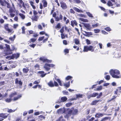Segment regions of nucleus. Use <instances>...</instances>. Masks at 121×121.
Segmentation results:
<instances>
[{
  "mask_svg": "<svg viewBox=\"0 0 121 121\" xmlns=\"http://www.w3.org/2000/svg\"><path fill=\"white\" fill-rule=\"evenodd\" d=\"M22 70L24 73H26L28 72L29 70L28 69L27 67H26V68H23Z\"/></svg>",
  "mask_w": 121,
  "mask_h": 121,
  "instance_id": "obj_27",
  "label": "nucleus"
},
{
  "mask_svg": "<svg viewBox=\"0 0 121 121\" xmlns=\"http://www.w3.org/2000/svg\"><path fill=\"white\" fill-rule=\"evenodd\" d=\"M74 40L75 44H78L79 43V41L78 39H74Z\"/></svg>",
  "mask_w": 121,
  "mask_h": 121,
  "instance_id": "obj_30",
  "label": "nucleus"
},
{
  "mask_svg": "<svg viewBox=\"0 0 121 121\" xmlns=\"http://www.w3.org/2000/svg\"><path fill=\"white\" fill-rule=\"evenodd\" d=\"M76 96L77 98H81L83 97V96H84V95H83L80 94H76Z\"/></svg>",
  "mask_w": 121,
  "mask_h": 121,
  "instance_id": "obj_32",
  "label": "nucleus"
},
{
  "mask_svg": "<svg viewBox=\"0 0 121 121\" xmlns=\"http://www.w3.org/2000/svg\"><path fill=\"white\" fill-rule=\"evenodd\" d=\"M84 32L85 33V34H84V35L86 36H88L89 35H92L91 32H86V31H84Z\"/></svg>",
  "mask_w": 121,
  "mask_h": 121,
  "instance_id": "obj_15",
  "label": "nucleus"
},
{
  "mask_svg": "<svg viewBox=\"0 0 121 121\" xmlns=\"http://www.w3.org/2000/svg\"><path fill=\"white\" fill-rule=\"evenodd\" d=\"M12 56H8L6 57V58L7 59H12Z\"/></svg>",
  "mask_w": 121,
  "mask_h": 121,
  "instance_id": "obj_46",
  "label": "nucleus"
},
{
  "mask_svg": "<svg viewBox=\"0 0 121 121\" xmlns=\"http://www.w3.org/2000/svg\"><path fill=\"white\" fill-rule=\"evenodd\" d=\"M64 26H63L60 30V32L61 33H63L64 31Z\"/></svg>",
  "mask_w": 121,
  "mask_h": 121,
  "instance_id": "obj_57",
  "label": "nucleus"
},
{
  "mask_svg": "<svg viewBox=\"0 0 121 121\" xmlns=\"http://www.w3.org/2000/svg\"><path fill=\"white\" fill-rule=\"evenodd\" d=\"M107 5L109 6H111L113 5L112 3L110 1H108L107 3Z\"/></svg>",
  "mask_w": 121,
  "mask_h": 121,
  "instance_id": "obj_37",
  "label": "nucleus"
},
{
  "mask_svg": "<svg viewBox=\"0 0 121 121\" xmlns=\"http://www.w3.org/2000/svg\"><path fill=\"white\" fill-rule=\"evenodd\" d=\"M61 7L62 8L64 9H66L67 8V6L65 3L63 1H62L60 3Z\"/></svg>",
  "mask_w": 121,
  "mask_h": 121,
  "instance_id": "obj_8",
  "label": "nucleus"
},
{
  "mask_svg": "<svg viewBox=\"0 0 121 121\" xmlns=\"http://www.w3.org/2000/svg\"><path fill=\"white\" fill-rule=\"evenodd\" d=\"M72 78V77L70 76H68L66 77L65 79L67 80H68Z\"/></svg>",
  "mask_w": 121,
  "mask_h": 121,
  "instance_id": "obj_48",
  "label": "nucleus"
},
{
  "mask_svg": "<svg viewBox=\"0 0 121 121\" xmlns=\"http://www.w3.org/2000/svg\"><path fill=\"white\" fill-rule=\"evenodd\" d=\"M5 46L7 49V52L6 53V55L11 54L12 53V52L10 51V46L7 44H5Z\"/></svg>",
  "mask_w": 121,
  "mask_h": 121,
  "instance_id": "obj_5",
  "label": "nucleus"
},
{
  "mask_svg": "<svg viewBox=\"0 0 121 121\" xmlns=\"http://www.w3.org/2000/svg\"><path fill=\"white\" fill-rule=\"evenodd\" d=\"M86 42L87 44L88 45L91 44L90 41L88 39H86Z\"/></svg>",
  "mask_w": 121,
  "mask_h": 121,
  "instance_id": "obj_52",
  "label": "nucleus"
},
{
  "mask_svg": "<svg viewBox=\"0 0 121 121\" xmlns=\"http://www.w3.org/2000/svg\"><path fill=\"white\" fill-rule=\"evenodd\" d=\"M55 79L58 82L59 85L60 86H62L61 81L59 79H58L57 78V76L55 77Z\"/></svg>",
  "mask_w": 121,
  "mask_h": 121,
  "instance_id": "obj_19",
  "label": "nucleus"
},
{
  "mask_svg": "<svg viewBox=\"0 0 121 121\" xmlns=\"http://www.w3.org/2000/svg\"><path fill=\"white\" fill-rule=\"evenodd\" d=\"M33 20L35 21H37L38 20V18L36 16H35L33 18Z\"/></svg>",
  "mask_w": 121,
  "mask_h": 121,
  "instance_id": "obj_61",
  "label": "nucleus"
},
{
  "mask_svg": "<svg viewBox=\"0 0 121 121\" xmlns=\"http://www.w3.org/2000/svg\"><path fill=\"white\" fill-rule=\"evenodd\" d=\"M16 110H12L11 109H9L8 112H14Z\"/></svg>",
  "mask_w": 121,
  "mask_h": 121,
  "instance_id": "obj_42",
  "label": "nucleus"
},
{
  "mask_svg": "<svg viewBox=\"0 0 121 121\" xmlns=\"http://www.w3.org/2000/svg\"><path fill=\"white\" fill-rule=\"evenodd\" d=\"M74 2L77 3H79L81 2V1L80 0H73Z\"/></svg>",
  "mask_w": 121,
  "mask_h": 121,
  "instance_id": "obj_53",
  "label": "nucleus"
},
{
  "mask_svg": "<svg viewBox=\"0 0 121 121\" xmlns=\"http://www.w3.org/2000/svg\"><path fill=\"white\" fill-rule=\"evenodd\" d=\"M109 73L113 78H119L121 77V75L119 74L120 72L117 69H111L109 71Z\"/></svg>",
  "mask_w": 121,
  "mask_h": 121,
  "instance_id": "obj_1",
  "label": "nucleus"
},
{
  "mask_svg": "<svg viewBox=\"0 0 121 121\" xmlns=\"http://www.w3.org/2000/svg\"><path fill=\"white\" fill-rule=\"evenodd\" d=\"M40 60L43 61V62H47L48 63H51L52 62L51 60H49L45 59L43 57H41L40 58Z\"/></svg>",
  "mask_w": 121,
  "mask_h": 121,
  "instance_id": "obj_10",
  "label": "nucleus"
},
{
  "mask_svg": "<svg viewBox=\"0 0 121 121\" xmlns=\"http://www.w3.org/2000/svg\"><path fill=\"white\" fill-rule=\"evenodd\" d=\"M71 110H70L68 112V115L69 116L70 114H72L73 115H75L77 114L78 112V110L77 109H74L73 108H71Z\"/></svg>",
  "mask_w": 121,
  "mask_h": 121,
  "instance_id": "obj_3",
  "label": "nucleus"
},
{
  "mask_svg": "<svg viewBox=\"0 0 121 121\" xmlns=\"http://www.w3.org/2000/svg\"><path fill=\"white\" fill-rule=\"evenodd\" d=\"M38 73L41 74L40 76L42 77H44L47 74L46 73H44V72L43 71H40Z\"/></svg>",
  "mask_w": 121,
  "mask_h": 121,
  "instance_id": "obj_14",
  "label": "nucleus"
},
{
  "mask_svg": "<svg viewBox=\"0 0 121 121\" xmlns=\"http://www.w3.org/2000/svg\"><path fill=\"white\" fill-rule=\"evenodd\" d=\"M78 18L79 20H81L84 22H88V20L87 19L81 18Z\"/></svg>",
  "mask_w": 121,
  "mask_h": 121,
  "instance_id": "obj_22",
  "label": "nucleus"
},
{
  "mask_svg": "<svg viewBox=\"0 0 121 121\" xmlns=\"http://www.w3.org/2000/svg\"><path fill=\"white\" fill-rule=\"evenodd\" d=\"M55 79L58 82L59 85L60 86H62L61 81L59 79H58L57 78V76L55 77Z\"/></svg>",
  "mask_w": 121,
  "mask_h": 121,
  "instance_id": "obj_20",
  "label": "nucleus"
},
{
  "mask_svg": "<svg viewBox=\"0 0 121 121\" xmlns=\"http://www.w3.org/2000/svg\"><path fill=\"white\" fill-rule=\"evenodd\" d=\"M5 101L7 102H9L11 101V99H10L7 98L5 99Z\"/></svg>",
  "mask_w": 121,
  "mask_h": 121,
  "instance_id": "obj_44",
  "label": "nucleus"
},
{
  "mask_svg": "<svg viewBox=\"0 0 121 121\" xmlns=\"http://www.w3.org/2000/svg\"><path fill=\"white\" fill-rule=\"evenodd\" d=\"M5 3H6V4H7V7L8 8H10V5L9 3L7 1H5Z\"/></svg>",
  "mask_w": 121,
  "mask_h": 121,
  "instance_id": "obj_47",
  "label": "nucleus"
},
{
  "mask_svg": "<svg viewBox=\"0 0 121 121\" xmlns=\"http://www.w3.org/2000/svg\"><path fill=\"white\" fill-rule=\"evenodd\" d=\"M36 40V39H34V38H32L30 39V42H35Z\"/></svg>",
  "mask_w": 121,
  "mask_h": 121,
  "instance_id": "obj_54",
  "label": "nucleus"
},
{
  "mask_svg": "<svg viewBox=\"0 0 121 121\" xmlns=\"http://www.w3.org/2000/svg\"><path fill=\"white\" fill-rule=\"evenodd\" d=\"M73 8L74 10L77 12L80 13L83 12V11L82 10L79 9L76 7H73Z\"/></svg>",
  "mask_w": 121,
  "mask_h": 121,
  "instance_id": "obj_17",
  "label": "nucleus"
},
{
  "mask_svg": "<svg viewBox=\"0 0 121 121\" xmlns=\"http://www.w3.org/2000/svg\"><path fill=\"white\" fill-rule=\"evenodd\" d=\"M78 16L81 17H83L85 18L86 17V16L83 14H78Z\"/></svg>",
  "mask_w": 121,
  "mask_h": 121,
  "instance_id": "obj_39",
  "label": "nucleus"
},
{
  "mask_svg": "<svg viewBox=\"0 0 121 121\" xmlns=\"http://www.w3.org/2000/svg\"><path fill=\"white\" fill-rule=\"evenodd\" d=\"M35 68L37 69H38L39 68V66L38 64H36L35 65Z\"/></svg>",
  "mask_w": 121,
  "mask_h": 121,
  "instance_id": "obj_63",
  "label": "nucleus"
},
{
  "mask_svg": "<svg viewBox=\"0 0 121 121\" xmlns=\"http://www.w3.org/2000/svg\"><path fill=\"white\" fill-rule=\"evenodd\" d=\"M18 25L17 24H15L13 25V27L14 29H16L17 27H18Z\"/></svg>",
  "mask_w": 121,
  "mask_h": 121,
  "instance_id": "obj_55",
  "label": "nucleus"
},
{
  "mask_svg": "<svg viewBox=\"0 0 121 121\" xmlns=\"http://www.w3.org/2000/svg\"><path fill=\"white\" fill-rule=\"evenodd\" d=\"M67 98L65 97H62L61 98L60 100L61 102H64L66 101L67 99Z\"/></svg>",
  "mask_w": 121,
  "mask_h": 121,
  "instance_id": "obj_25",
  "label": "nucleus"
},
{
  "mask_svg": "<svg viewBox=\"0 0 121 121\" xmlns=\"http://www.w3.org/2000/svg\"><path fill=\"white\" fill-rule=\"evenodd\" d=\"M116 98V96H114L112 97V98L111 99L108 101V102H109L110 101H111L115 99Z\"/></svg>",
  "mask_w": 121,
  "mask_h": 121,
  "instance_id": "obj_59",
  "label": "nucleus"
},
{
  "mask_svg": "<svg viewBox=\"0 0 121 121\" xmlns=\"http://www.w3.org/2000/svg\"><path fill=\"white\" fill-rule=\"evenodd\" d=\"M29 3L33 8L34 9H36V7L34 5V3L32 1H30Z\"/></svg>",
  "mask_w": 121,
  "mask_h": 121,
  "instance_id": "obj_18",
  "label": "nucleus"
},
{
  "mask_svg": "<svg viewBox=\"0 0 121 121\" xmlns=\"http://www.w3.org/2000/svg\"><path fill=\"white\" fill-rule=\"evenodd\" d=\"M72 104L71 103H69L66 104V105L67 107H69Z\"/></svg>",
  "mask_w": 121,
  "mask_h": 121,
  "instance_id": "obj_45",
  "label": "nucleus"
},
{
  "mask_svg": "<svg viewBox=\"0 0 121 121\" xmlns=\"http://www.w3.org/2000/svg\"><path fill=\"white\" fill-rule=\"evenodd\" d=\"M42 112H36L34 113V115L35 116H37L39 115L40 113L42 114Z\"/></svg>",
  "mask_w": 121,
  "mask_h": 121,
  "instance_id": "obj_43",
  "label": "nucleus"
},
{
  "mask_svg": "<svg viewBox=\"0 0 121 121\" xmlns=\"http://www.w3.org/2000/svg\"><path fill=\"white\" fill-rule=\"evenodd\" d=\"M54 66V65L53 64H46L44 66V68L47 71H48L50 69V67H53Z\"/></svg>",
  "mask_w": 121,
  "mask_h": 121,
  "instance_id": "obj_4",
  "label": "nucleus"
},
{
  "mask_svg": "<svg viewBox=\"0 0 121 121\" xmlns=\"http://www.w3.org/2000/svg\"><path fill=\"white\" fill-rule=\"evenodd\" d=\"M105 78L106 80H108L110 79V77L109 75H107L105 77Z\"/></svg>",
  "mask_w": 121,
  "mask_h": 121,
  "instance_id": "obj_41",
  "label": "nucleus"
},
{
  "mask_svg": "<svg viewBox=\"0 0 121 121\" xmlns=\"http://www.w3.org/2000/svg\"><path fill=\"white\" fill-rule=\"evenodd\" d=\"M22 6L24 8V9L26 12L28 10V9L30 8V6L28 3H24Z\"/></svg>",
  "mask_w": 121,
  "mask_h": 121,
  "instance_id": "obj_6",
  "label": "nucleus"
},
{
  "mask_svg": "<svg viewBox=\"0 0 121 121\" xmlns=\"http://www.w3.org/2000/svg\"><path fill=\"white\" fill-rule=\"evenodd\" d=\"M99 100H95L93 101L91 103V104L92 105H94L96 103L99 102Z\"/></svg>",
  "mask_w": 121,
  "mask_h": 121,
  "instance_id": "obj_36",
  "label": "nucleus"
},
{
  "mask_svg": "<svg viewBox=\"0 0 121 121\" xmlns=\"http://www.w3.org/2000/svg\"><path fill=\"white\" fill-rule=\"evenodd\" d=\"M74 24L76 25H77V23L76 22L75 20L71 21V25L73 27Z\"/></svg>",
  "mask_w": 121,
  "mask_h": 121,
  "instance_id": "obj_24",
  "label": "nucleus"
},
{
  "mask_svg": "<svg viewBox=\"0 0 121 121\" xmlns=\"http://www.w3.org/2000/svg\"><path fill=\"white\" fill-rule=\"evenodd\" d=\"M86 13L87 14V15L89 17H93V16L89 12H86Z\"/></svg>",
  "mask_w": 121,
  "mask_h": 121,
  "instance_id": "obj_34",
  "label": "nucleus"
},
{
  "mask_svg": "<svg viewBox=\"0 0 121 121\" xmlns=\"http://www.w3.org/2000/svg\"><path fill=\"white\" fill-rule=\"evenodd\" d=\"M105 30L108 31H109L111 30V29L109 27L105 28Z\"/></svg>",
  "mask_w": 121,
  "mask_h": 121,
  "instance_id": "obj_50",
  "label": "nucleus"
},
{
  "mask_svg": "<svg viewBox=\"0 0 121 121\" xmlns=\"http://www.w3.org/2000/svg\"><path fill=\"white\" fill-rule=\"evenodd\" d=\"M88 51H91L92 52L94 51V48L93 47L91 46H84L83 51L84 52H87Z\"/></svg>",
  "mask_w": 121,
  "mask_h": 121,
  "instance_id": "obj_2",
  "label": "nucleus"
},
{
  "mask_svg": "<svg viewBox=\"0 0 121 121\" xmlns=\"http://www.w3.org/2000/svg\"><path fill=\"white\" fill-rule=\"evenodd\" d=\"M102 86H100L98 88H97L96 90H95L97 91H100L102 89Z\"/></svg>",
  "mask_w": 121,
  "mask_h": 121,
  "instance_id": "obj_38",
  "label": "nucleus"
},
{
  "mask_svg": "<svg viewBox=\"0 0 121 121\" xmlns=\"http://www.w3.org/2000/svg\"><path fill=\"white\" fill-rule=\"evenodd\" d=\"M39 34L40 35L45 34V35L47 36L46 38L43 40V42L44 43L48 40V39L49 37V36L47 34L45 33L44 31H43L41 32H40Z\"/></svg>",
  "mask_w": 121,
  "mask_h": 121,
  "instance_id": "obj_7",
  "label": "nucleus"
},
{
  "mask_svg": "<svg viewBox=\"0 0 121 121\" xmlns=\"http://www.w3.org/2000/svg\"><path fill=\"white\" fill-rule=\"evenodd\" d=\"M19 15L22 19H23L25 18V16L23 14L21 13H19Z\"/></svg>",
  "mask_w": 121,
  "mask_h": 121,
  "instance_id": "obj_31",
  "label": "nucleus"
},
{
  "mask_svg": "<svg viewBox=\"0 0 121 121\" xmlns=\"http://www.w3.org/2000/svg\"><path fill=\"white\" fill-rule=\"evenodd\" d=\"M48 85L50 87H53L54 86V85L52 81H50L48 83Z\"/></svg>",
  "mask_w": 121,
  "mask_h": 121,
  "instance_id": "obj_16",
  "label": "nucleus"
},
{
  "mask_svg": "<svg viewBox=\"0 0 121 121\" xmlns=\"http://www.w3.org/2000/svg\"><path fill=\"white\" fill-rule=\"evenodd\" d=\"M94 31L95 33H98L99 32L100 30L98 29H94Z\"/></svg>",
  "mask_w": 121,
  "mask_h": 121,
  "instance_id": "obj_49",
  "label": "nucleus"
},
{
  "mask_svg": "<svg viewBox=\"0 0 121 121\" xmlns=\"http://www.w3.org/2000/svg\"><path fill=\"white\" fill-rule=\"evenodd\" d=\"M98 95V94L97 93L94 92L92 94H91L90 95V97H95L96 96Z\"/></svg>",
  "mask_w": 121,
  "mask_h": 121,
  "instance_id": "obj_26",
  "label": "nucleus"
},
{
  "mask_svg": "<svg viewBox=\"0 0 121 121\" xmlns=\"http://www.w3.org/2000/svg\"><path fill=\"white\" fill-rule=\"evenodd\" d=\"M18 1L19 3V6L21 7H22L21 5L23 6L24 3L23 2L22 0H19Z\"/></svg>",
  "mask_w": 121,
  "mask_h": 121,
  "instance_id": "obj_28",
  "label": "nucleus"
},
{
  "mask_svg": "<svg viewBox=\"0 0 121 121\" xmlns=\"http://www.w3.org/2000/svg\"><path fill=\"white\" fill-rule=\"evenodd\" d=\"M44 36L39 37V39L38 40L39 41H42L44 39Z\"/></svg>",
  "mask_w": 121,
  "mask_h": 121,
  "instance_id": "obj_62",
  "label": "nucleus"
},
{
  "mask_svg": "<svg viewBox=\"0 0 121 121\" xmlns=\"http://www.w3.org/2000/svg\"><path fill=\"white\" fill-rule=\"evenodd\" d=\"M42 2L43 3V6L44 7H46L47 6V3L45 0H43Z\"/></svg>",
  "mask_w": 121,
  "mask_h": 121,
  "instance_id": "obj_23",
  "label": "nucleus"
},
{
  "mask_svg": "<svg viewBox=\"0 0 121 121\" xmlns=\"http://www.w3.org/2000/svg\"><path fill=\"white\" fill-rule=\"evenodd\" d=\"M5 1H6L5 0L4 2H3L2 1L1 2H0V4L2 6H5L6 4V3H5Z\"/></svg>",
  "mask_w": 121,
  "mask_h": 121,
  "instance_id": "obj_40",
  "label": "nucleus"
},
{
  "mask_svg": "<svg viewBox=\"0 0 121 121\" xmlns=\"http://www.w3.org/2000/svg\"><path fill=\"white\" fill-rule=\"evenodd\" d=\"M64 86L67 87H68L70 86V82H69L68 83H66L64 84Z\"/></svg>",
  "mask_w": 121,
  "mask_h": 121,
  "instance_id": "obj_33",
  "label": "nucleus"
},
{
  "mask_svg": "<svg viewBox=\"0 0 121 121\" xmlns=\"http://www.w3.org/2000/svg\"><path fill=\"white\" fill-rule=\"evenodd\" d=\"M69 12H70L72 13H75V12L74 10H73V9H70L69 10Z\"/></svg>",
  "mask_w": 121,
  "mask_h": 121,
  "instance_id": "obj_64",
  "label": "nucleus"
},
{
  "mask_svg": "<svg viewBox=\"0 0 121 121\" xmlns=\"http://www.w3.org/2000/svg\"><path fill=\"white\" fill-rule=\"evenodd\" d=\"M63 94L64 95H68V92L67 91H63Z\"/></svg>",
  "mask_w": 121,
  "mask_h": 121,
  "instance_id": "obj_60",
  "label": "nucleus"
},
{
  "mask_svg": "<svg viewBox=\"0 0 121 121\" xmlns=\"http://www.w3.org/2000/svg\"><path fill=\"white\" fill-rule=\"evenodd\" d=\"M22 96L21 95H19L18 96L15 97L13 99V100L16 101L18 99L21 97Z\"/></svg>",
  "mask_w": 121,
  "mask_h": 121,
  "instance_id": "obj_29",
  "label": "nucleus"
},
{
  "mask_svg": "<svg viewBox=\"0 0 121 121\" xmlns=\"http://www.w3.org/2000/svg\"><path fill=\"white\" fill-rule=\"evenodd\" d=\"M16 93L15 92L13 93H11V95L9 96V97L10 98H12V97H13L14 96H15V95H16Z\"/></svg>",
  "mask_w": 121,
  "mask_h": 121,
  "instance_id": "obj_35",
  "label": "nucleus"
},
{
  "mask_svg": "<svg viewBox=\"0 0 121 121\" xmlns=\"http://www.w3.org/2000/svg\"><path fill=\"white\" fill-rule=\"evenodd\" d=\"M40 82V81L39 80H38V81H34L33 82L34 84H38Z\"/></svg>",
  "mask_w": 121,
  "mask_h": 121,
  "instance_id": "obj_51",
  "label": "nucleus"
},
{
  "mask_svg": "<svg viewBox=\"0 0 121 121\" xmlns=\"http://www.w3.org/2000/svg\"><path fill=\"white\" fill-rule=\"evenodd\" d=\"M4 27L5 30L8 31L9 32H12V30L10 29L8 27V24H6L4 25Z\"/></svg>",
  "mask_w": 121,
  "mask_h": 121,
  "instance_id": "obj_11",
  "label": "nucleus"
},
{
  "mask_svg": "<svg viewBox=\"0 0 121 121\" xmlns=\"http://www.w3.org/2000/svg\"><path fill=\"white\" fill-rule=\"evenodd\" d=\"M38 28L40 30H42L43 29L42 27L40 25H39L38 26Z\"/></svg>",
  "mask_w": 121,
  "mask_h": 121,
  "instance_id": "obj_58",
  "label": "nucleus"
},
{
  "mask_svg": "<svg viewBox=\"0 0 121 121\" xmlns=\"http://www.w3.org/2000/svg\"><path fill=\"white\" fill-rule=\"evenodd\" d=\"M60 27V23H59L57 25V26H56L55 28H59Z\"/></svg>",
  "mask_w": 121,
  "mask_h": 121,
  "instance_id": "obj_56",
  "label": "nucleus"
},
{
  "mask_svg": "<svg viewBox=\"0 0 121 121\" xmlns=\"http://www.w3.org/2000/svg\"><path fill=\"white\" fill-rule=\"evenodd\" d=\"M104 115V114L103 113H99L96 114L95 115V117L97 118H99L102 117Z\"/></svg>",
  "mask_w": 121,
  "mask_h": 121,
  "instance_id": "obj_13",
  "label": "nucleus"
},
{
  "mask_svg": "<svg viewBox=\"0 0 121 121\" xmlns=\"http://www.w3.org/2000/svg\"><path fill=\"white\" fill-rule=\"evenodd\" d=\"M65 108H63L59 109L57 111V113L59 114H62L65 113Z\"/></svg>",
  "mask_w": 121,
  "mask_h": 121,
  "instance_id": "obj_9",
  "label": "nucleus"
},
{
  "mask_svg": "<svg viewBox=\"0 0 121 121\" xmlns=\"http://www.w3.org/2000/svg\"><path fill=\"white\" fill-rule=\"evenodd\" d=\"M20 53H17L13 54L12 56V59H14V58L17 59L20 56Z\"/></svg>",
  "mask_w": 121,
  "mask_h": 121,
  "instance_id": "obj_12",
  "label": "nucleus"
},
{
  "mask_svg": "<svg viewBox=\"0 0 121 121\" xmlns=\"http://www.w3.org/2000/svg\"><path fill=\"white\" fill-rule=\"evenodd\" d=\"M84 26L88 29H90L91 28L90 24H85Z\"/></svg>",
  "mask_w": 121,
  "mask_h": 121,
  "instance_id": "obj_21",
  "label": "nucleus"
}]
</instances>
